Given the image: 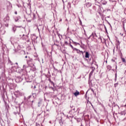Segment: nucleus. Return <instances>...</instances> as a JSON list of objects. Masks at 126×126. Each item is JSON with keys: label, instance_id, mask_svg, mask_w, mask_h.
<instances>
[{"label": "nucleus", "instance_id": "obj_3", "mask_svg": "<svg viewBox=\"0 0 126 126\" xmlns=\"http://www.w3.org/2000/svg\"><path fill=\"white\" fill-rule=\"evenodd\" d=\"M94 69H95V68H94V69H93L92 70L90 73V74H89V78H91V76H92V75H93V72H94Z\"/></svg>", "mask_w": 126, "mask_h": 126}, {"label": "nucleus", "instance_id": "obj_34", "mask_svg": "<svg viewBox=\"0 0 126 126\" xmlns=\"http://www.w3.org/2000/svg\"><path fill=\"white\" fill-rule=\"evenodd\" d=\"M8 4H9V5H10V2H8Z\"/></svg>", "mask_w": 126, "mask_h": 126}, {"label": "nucleus", "instance_id": "obj_46", "mask_svg": "<svg viewBox=\"0 0 126 126\" xmlns=\"http://www.w3.org/2000/svg\"><path fill=\"white\" fill-rule=\"evenodd\" d=\"M79 52H81V53H83L82 51H79Z\"/></svg>", "mask_w": 126, "mask_h": 126}, {"label": "nucleus", "instance_id": "obj_33", "mask_svg": "<svg viewBox=\"0 0 126 126\" xmlns=\"http://www.w3.org/2000/svg\"><path fill=\"white\" fill-rule=\"evenodd\" d=\"M92 36H93V37H94V33H93Z\"/></svg>", "mask_w": 126, "mask_h": 126}, {"label": "nucleus", "instance_id": "obj_41", "mask_svg": "<svg viewBox=\"0 0 126 126\" xmlns=\"http://www.w3.org/2000/svg\"><path fill=\"white\" fill-rule=\"evenodd\" d=\"M70 46L71 47V48H73V47L72 46V45H70Z\"/></svg>", "mask_w": 126, "mask_h": 126}, {"label": "nucleus", "instance_id": "obj_21", "mask_svg": "<svg viewBox=\"0 0 126 126\" xmlns=\"http://www.w3.org/2000/svg\"><path fill=\"white\" fill-rule=\"evenodd\" d=\"M124 13L126 14V8L124 9Z\"/></svg>", "mask_w": 126, "mask_h": 126}, {"label": "nucleus", "instance_id": "obj_5", "mask_svg": "<svg viewBox=\"0 0 126 126\" xmlns=\"http://www.w3.org/2000/svg\"><path fill=\"white\" fill-rule=\"evenodd\" d=\"M71 111H72V110H71L69 111V113L67 115V117H72L73 115H72V112H71Z\"/></svg>", "mask_w": 126, "mask_h": 126}, {"label": "nucleus", "instance_id": "obj_27", "mask_svg": "<svg viewBox=\"0 0 126 126\" xmlns=\"http://www.w3.org/2000/svg\"><path fill=\"white\" fill-rule=\"evenodd\" d=\"M65 45H67V41H65Z\"/></svg>", "mask_w": 126, "mask_h": 126}, {"label": "nucleus", "instance_id": "obj_39", "mask_svg": "<svg viewBox=\"0 0 126 126\" xmlns=\"http://www.w3.org/2000/svg\"><path fill=\"white\" fill-rule=\"evenodd\" d=\"M27 58H28L27 56H25L26 59H27Z\"/></svg>", "mask_w": 126, "mask_h": 126}, {"label": "nucleus", "instance_id": "obj_11", "mask_svg": "<svg viewBox=\"0 0 126 126\" xmlns=\"http://www.w3.org/2000/svg\"><path fill=\"white\" fill-rule=\"evenodd\" d=\"M86 6L87 7H90V6H91V3H87Z\"/></svg>", "mask_w": 126, "mask_h": 126}, {"label": "nucleus", "instance_id": "obj_42", "mask_svg": "<svg viewBox=\"0 0 126 126\" xmlns=\"http://www.w3.org/2000/svg\"><path fill=\"white\" fill-rule=\"evenodd\" d=\"M25 67V65H24L23 68H24Z\"/></svg>", "mask_w": 126, "mask_h": 126}, {"label": "nucleus", "instance_id": "obj_13", "mask_svg": "<svg viewBox=\"0 0 126 126\" xmlns=\"http://www.w3.org/2000/svg\"><path fill=\"white\" fill-rule=\"evenodd\" d=\"M16 26L13 27L12 28V31H13V32H15V31H16Z\"/></svg>", "mask_w": 126, "mask_h": 126}, {"label": "nucleus", "instance_id": "obj_8", "mask_svg": "<svg viewBox=\"0 0 126 126\" xmlns=\"http://www.w3.org/2000/svg\"><path fill=\"white\" fill-rule=\"evenodd\" d=\"M19 19H20V16H18L15 18V21L17 22V21L19 20Z\"/></svg>", "mask_w": 126, "mask_h": 126}, {"label": "nucleus", "instance_id": "obj_30", "mask_svg": "<svg viewBox=\"0 0 126 126\" xmlns=\"http://www.w3.org/2000/svg\"><path fill=\"white\" fill-rule=\"evenodd\" d=\"M31 95L29 96V99H30V98H31Z\"/></svg>", "mask_w": 126, "mask_h": 126}, {"label": "nucleus", "instance_id": "obj_54", "mask_svg": "<svg viewBox=\"0 0 126 126\" xmlns=\"http://www.w3.org/2000/svg\"><path fill=\"white\" fill-rule=\"evenodd\" d=\"M73 110H74V108H73Z\"/></svg>", "mask_w": 126, "mask_h": 126}, {"label": "nucleus", "instance_id": "obj_36", "mask_svg": "<svg viewBox=\"0 0 126 126\" xmlns=\"http://www.w3.org/2000/svg\"><path fill=\"white\" fill-rule=\"evenodd\" d=\"M51 89H52V90H54V88L53 87H51Z\"/></svg>", "mask_w": 126, "mask_h": 126}, {"label": "nucleus", "instance_id": "obj_23", "mask_svg": "<svg viewBox=\"0 0 126 126\" xmlns=\"http://www.w3.org/2000/svg\"><path fill=\"white\" fill-rule=\"evenodd\" d=\"M74 44H75V45H79V43H77L76 42H74Z\"/></svg>", "mask_w": 126, "mask_h": 126}, {"label": "nucleus", "instance_id": "obj_40", "mask_svg": "<svg viewBox=\"0 0 126 126\" xmlns=\"http://www.w3.org/2000/svg\"><path fill=\"white\" fill-rule=\"evenodd\" d=\"M125 74H126V70H125Z\"/></svg>", "mask_w": 126, "mask_h": 126}, {"label": "nucleus", "instance_id": "obj_16", "mask_svg": "<svg viewBox=\"0 0 126 126\" xmlns=\"http://www.w3.org/2000/svg\"><path fill=\"white\" fill-rule=\"evenodd\" d=\"M119 85V83H117L114 84V87H117Z\"/></svg>", "mask_w": 126, "mask_h": 126}, {"label": "nucleus", "instance_id": "obj_29", "mask_svg": "<svg viewBox=\"0 0 126 126\" xmlns=\"http://www.w3.org/2000/svg\"><path fill=\"white\" fill-rule=\"evenodd\" d=\"M91 91H92V92H94V90H93V89H91Z\"/></svg>", "mask_w": 126, "mask_h": 126}, {"label": "nucleus", "instance_id": "obj_25", "mask_svg": "<svg viewBox=\"0 0 126 126\" xmlns=\"http://www.w3.org/2000/svg\"><path fill=\"white\" fill-rule=\"evenodd\" d=\"M48 81H49V82H51L52 81V80H51V79L49 78V79H48Z\"/></svg>", "mask_w": 126, "mask_h": 126}, {"label": "nucleus", "instance_id": "obj_50", "mask_svg": "<svg viewBox=\"0 0 126 126\" xmlns=\"http://www.w3.org/2000/svg\"><path fill=\"white\" fill-rule=\"evenodd\" d=\"M86 97H87V95L86 94Z\"/></svg>", "mask_w": 126, "mask_h": 126}, {"label": "nucleus", "instance_id": "obj_37", "mask_svg": "<svg viewBox=\"0 0 126 126\" xmlns=\"http://www.w3.org/2000/svg\"><path fill=\"white\" fill-rule=\"evenodd\" d=\"M115 80H117V77H115Z\"/></svg>", "mask_w": 126, "mask_h": 126}, {"label": "nucleus", "instance_id": "obj_52", "mask_svg": "<svg viewBox=\"0 0 126 126\" xmlns=\"http://www.w3.org/2000/svg\"><path fill=\"white\" fill-rule=\"evenodd\" d=\"M16 71H17H17H17V70H16Z\"/></svg>", "mask_w": 126, "mask_h": 126}, {"label": "nucleus", "instance_id": "obj_43", "mask_svg": "<svg viewBox=\"0 0 126 126\" xmlns=\"http://www.w3.org/2000/svg\"><path fill=\"white\" fill-rule=\"evenodd\" d=\"M39 126V124H36V126Z\"/></svg>", "mask_w": 126, "mask_h": 126}, {"label": "nucleus", "instance_id": "obj_2", "mask_svg": "<svg viewBox=\"0 0 126 126\" xmlns=\"http://www.w3.org/2000/svg\"><path fill=\"white\" fill-rule=\"evenodd\" d=\"M9 20V17L8 16H6L4 18V22H8V21Z\"/></svg>", "mask_w": 126, "mask_h": 126}, {"label": "nucleus", "instance_id": "obj_12", "mask_svg": "<svg viewBox=\"0 0 126 126\" xmlns=\"http://www.w3.org/2000/svg\"><path fill=\"white\" fill-rule=\"evenodd\" d=\"M84 41H85L84 39H81L80 40V43L82 44V45H84Z\"/></svg>", "mask_w": 126, "mask_h": 126}, {"label": "nucleus", "instance_id": "obj_15", "mask_svg": "<svg viewBox=\"0 0 126 126\" xmlns=\"http://www.w3.org/2000/svg\"><path fill=\"white\" fill-rule=\"evenodd\" d=\"M36 94H32V97L36 98Z\"/></svg>", "mask_w": 126, "mask_h": 126}, {"label": "nucleus", "instance_id": "obj_32", "mask_svg": "<svg viewBox=\"0 0 126 126\" xmlns=\"http://www.w3.org/2000/svg\"><path fill=\"white\" fill-rule=\"evenodd\" d=\"M27 63H28L29 62V59H27Z\"/></svg>", "mask_w": 126, "mask_h": 126}, {"label": "nucleus", "instance_id": "obj_19", "mask_svg": "<svg viewBox=\"0 0 126 126\" xmlns=\"http://www.w3.org/2000/svg\"><path fill=\"white\" fill-rule=\"evenodd\" d=\"M74 50H75V51H76V52H77V53H78V52H79V50H78V49H76V48H74Z\"/></svg>", "mask_w": 126, "mask_h": 126}, {"label": "nucleus", "instance_id": "obj_48", "mask_svg": "<svg viewBox=\"0 0 126 126\" xmlns=\"http://www.w3.org/2000/svg\"><path fill=\"white\" fill-rule=\"evenodd\" d=\"M20 37H21V35H20Z\"/></svg>", "mask_w": 126, "mask_h": 126}, {"label": "nucleus", "instance_id": "obj_1", "mask_svg": "<svg viewBox=\"0 0 126 126\" xmlns=\"http://www.w3.org/2000/svg\"><path fill=\"white\" fill-rule=\"evenodd\" d=\"M118 114L120 115V116H125L126 114V110H125L122 112L119 111Z\"/></svg>", "mask_w": 126, "mask_h": 126}, {"label": "nucleus", "instance_id": "obj_45", "mask_svg": "<svg viewBox=\"0 0 126 126\" xmlns=\"http://www.w3.org/2000/svg\"><path fill=\"white\" fill-rule=\"evenodd\" d=\"M16 64H18V63H16Z\"/></svg>", "mask_w": 126, "mask_h": 126}, {"label": "nucleus", "instance_id": "obj_17", "mask_svg": "<svg viewBox=\"0 0 126 126\" xmlns=\"http://www.w3.org/2000/svg\"><path fill=\"white\" fill-rule=\"evenodd\" d=\"M50 82L51 84H52V85H53V86H55V83H54L53 81H51Z\"/></svg>", "mask_w": 126, "mask_h": 126}, {"label": "nucleus", "instance_id": "obj_44", "mask_svg": "<svg viewBox=\"0 0 126 126\" xmlns=\"http://www.w3.org/2000/svg\"><path fill=\"white\" fill-rule=\"evenodd\" d=\"M118 67V66H117V65H116V68L117 69V68Z\"/></svg>", "mask_w": 126, "mask_h": 126}, {"label": "nucleus", "instance_id": "obj_55", "mask_svg": "<svg viewBox=\"0 0 126 126\" xmlns=\"http://www.w3.org/2000/svg\"><path fill=\"white\" fill-rule=\"evenodd\" d=\"M105 27V29H106V27Z\"/></svg>", "mask_w": 126, "mask_h": 126}, {"label": "nucleus", "instance_id": "obj_53", "mask_svg": "<svg viewBox=\"0 0 126 126\" xmlns=\"http://www.w3.org/2000/svg\"><path fill=\"white\" fill-rule=\"evenodd\" d=\"M94 35H96V33H94Z\"/></svg>", "mask_w": 126, "mask_h": 126}, {"label": "nucleus", "instance_id": "obj_18", "mask_svg": "<svg viewBox=\"0 0 126 126\" xmlns=\"http://www.w3.org/2000/svg\"><path fill=\"white\" fill-rule=\"evenodd\" d=\"M122 62L123 63H125L126 62V59H125V58H122Z\"/></svg>", "mask_w": 126, "mask_h": 126}, {"label": "nucleus", "instance_id": "obj_49", "mask_svg": "<svg viewBox=\"0 0 126 126\" xmlns=\"http://www.w3.org/2000/svg\"><path fill=\"white\" fill-rule=\"evenodd\" d=\"M32 103H33V101L32 100Z\"/></svg>", "mask_w": 126, "mask_h": 126}, {"label": "nucleus", "instance_id": "obj_47", "mask_svg": "<svg viewBox=\"0 0 126 126\" xmlns=\"http://www.w3.org/2000/svg\"><path fill=\"white\" fill-rule=\"evenodd\" d=\"M28 59H30V57H28Z\"/></svg>", "mask_w": 126, "mask_h": 126}, {"label": "nucleus", "instance_id": "obj_38", "mask_svg": "<svg viewBox=\"0 0 126 126\" xmlns=\"http://www.w3.org/2000/svg\"><path fill=\"white\" fill-rule=\"evenodd\" d=\"M124 121H126V118H125L124 119Z\"/></svg>", "mask_w": 126, "mask_h": 126}, {"label": "nucleus", "instance_id": "obj_20", "mask_svg": "<svg viewBox=\"0 0 126 126\" xmlns=\"http://www.w3.org/2000/svg\"><path fill=\"white\" fill-rule=\"evenodd\" d=\"M5 26L6 27H8V23H7V24H5Z\"/></svg>", "mask_w": 126, "mask_h": 126}, {"label": "nucleus", "instance_id": "obj_35", "mask_svg": "<svg viewBox=\"0 0 126 126\" xmlns=\"http://www.w3.org/2000/svg\"><path fill=\"white\" fill-rule=\"evenodd\" d=\"M124 64H125V65L126 66V62L125 63H124Z\"/></svg>", "mask_w": 126, "mask_h": 126}, {"label": "nucleus", "instance_id": "obj_26", "mask_svg": "<svg viewBox=\"0 0 126 126\" xmlns=\"http://www.w3.org/2000/svg\"><path fill=\"white\" fill-rule=\"evenodd\" d=\"M13 39V37H11V38H10L11 42H12Z\"/></svg>", "mask_w": 126, "mask_h": 126}, {"label": "nucleus", "instance_id": "obj_24", "mask_svg": "<svg viewBox=\"0 0 126 126\" xmlns=\"http://www.w3.org/2000/svg\"><path fill=\"white\" fill-rule=\"evenodd\" d=\"M17 28H21V26H17L16 27Z\"/></svg>", "mask_w": 126, "mask_h": 126}, {"label": "nucleus", "instance_id": "obj_9", "mask_svg": "<svg viewBox=\"0 0 126 126\" xmlns=\"http://www.w3.org/2000/svg\"><path fill=\"white\" fill-rule=\"evenodd\" d=\"M74 95L75 96H78V95H79V92L76 91L74 93Z\"/></svg>", "mask_w": 126, "mask_h": 126}, {"label": "nucleus", "instance_id": "obj_4", "mask_svg": "<svg viewBox=\"0 0 126 126\" xmlns=\"http://www.w3.org/2000/svg\"><path fill=\"white\" fill-rule=\"evenodd\" d=\"M43 105V100H40L38 102V107H41Z\"/></svg>", "mask_w": 126, "mask_h": 126}, {"label": "nucleus", "instance_id": "obj_31", "mask_svg": "<svg viewBox=\"0 0 126 126\" xmlns=\"http://www.w3.org/2000/svg\"><path fill=\"white\" fill-rule=\"evenodd\" d=\"M15 14H17V11L15 12Z\"/></svg>", "mask_w": 126, "mask_h": 126}, {"label": "nucleus", "instance_id": "obj_7", "mask_svg": "<svg viewBox=\"0 0 126 126\" xmlns=\"http://www.w3.org/2000/svg\"><path fill=\"white\" fill-rule=\"evenodd\" d=\"M26 38H27V35H25V34H22V39L23 40H26Z\"/></svg>", "mask_w": 126, "mask_h": 126}, {"label": "nucleus", "instance_id": "obj_22", "mask_svg": "<svg viewBox=\"0 0 126 126\" xmlns=\"http://www.w3.org/2000/svg\"><path fill=\"white\" fill-rule=\"evenodd\" d=\"M80 25H82V22L80 20Z\"/></svg>", "mask_w": 126, "mask_h": 126}, {"label": "nucleus", "instance_id": "obj_51", "mask_svg": "<svg viewBox=\"0 0 126 126\" xmlns=\"http://www.w3.org/2000/svg\"><path fill=\"white\" fill-rule=\"evenodd\" d=\"M33 16H35V15H34V14H33Z\"/></svg>", "mask_w": 126, "mask_h": 126}, {"label": "nucleus", "instance_id": "obj_14", "mask_svg": "<svg viewBox=\"0 0 126 126\" xmlns=\"http://www.w3.org/2000/svg\"><path fill=\"white\" fill-rule=\"evenodd\" d=\"M107 68L109 69V70H110L111 68H112V67L111 66V65H108Z\"/></svg>", "mask_w": 126, "mask_h": 126}, {"label": "nucleus", "instance_id": "obj_6", "mask_svg": "<svg viewBox=\"0 0 126 126\" xmlns=\"http://www.w3.org/2000/svg\"><path fill=\"white\" fill-rule=\"evenodd\" d=\"M89 56H90V54H89V53H88V52H86L85 54V58L87 59L89 58Z\"/></svg>", "mask_w": 126, "mask_h": 126}, {"label": "nucleus", "instance_id": "obj_28", "mask_svg": "<svg viewBox=\"0 0 126 126\" xmlns=\"http://www.w3.org/2000/svg\"><path fill=\"white\" fill-rule=\"evenodd\" d=\"M120 35H121V36H124V34H123V33H120Z\"/></svg>", "mask_w": 126, "mask_h": 126}, {"label": "nucleus", "instance_id": "obj_10", "mask_svg": "<svg viewBox=\"0 0 126 126\" xmlns=\"http://www.w3.org/2000/svg\"><path fill=\"white\" fill-rule=\"evenodd\" d=\"M16 93H17V95H19V96H20V95H22V94L20 92H19V91H16Z\"/></svg>", "mask_w": 126, "mask_h": 126}]
</instances>
